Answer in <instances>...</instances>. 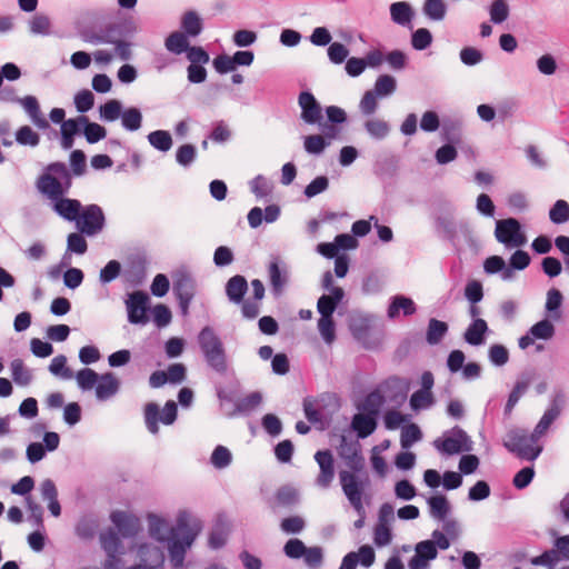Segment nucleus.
<instances>
[{"label":"nucleus","mask_w":569,"mask_h":569,"mask_svg":"<svg viewBox=\"0 0 569 569\" xmlns=\"http://www.w3.org/2000/svg\"><path fill=\"white\" fill-rule=\"evenodd\" d=\"M38 191L51 201L52 210L67 221L78 220L82 204L78 199L67 198L72 187L71 173L64 162L49 163L36 182Z\"/></svg>","instance_id":"f257e3e1"},{"label":"nucleus","mask_w":569,"mask_h":569,"mask_svg":"<svg viewBox=\"0 0 569 569\" xmlns=\"http://www.w3.org/2000/svg\"><path fill=\"white\" fill-rule=\"evenodd\" d=\"M138 31L137 23L132 17L119 18L113 22L97 27L87 24L79 29L80 39L93 46L111 44L121 38H132Z\"/></svg>","instance_id":"f03ea898"},{"label":"nucleus","mask_w":569,"mask_h":569,"mask_svg":"<svg viewBox=\"0 0 569 569\" xmlns=\"http://www.w3.org/2000/svg\"><path fill=\"white\" fill-rule=\"evenodd\" d=\"M197 343L207 367L216 373L223 376L228 371V356L223 341L210 327H203L197 335Z\"/></svg>","instance_id":"7ed1b4c3"},{"label":"nucleus","mask_w":569,"mask_h":569,"mask_svg":"<svg viewBox=\"0 0 569 569\" xmlns=\"http://www.w3.org/2000/svg\"><path fill=\"white\" fill-rule=\"evenodd\" d=\"M189 513L183 510L178 513L177 526L170 528L167 538L171 565L174 569L183 566L187 549L194 540V533L189 528Z\"/></svg>","instance_id":"20e7f679"},{"label":"nucleus","mask_w":569,"mask_h":569,"mask_svg":"<svg viewBox=\"0 0 569 569\" xmlns=\"http://www.w3.org/2000/svg\"><path fill=\"white\" fill-rule=\"evenodd\" d=\"M503 447L520 460L533 462L543 451V446H533L528 438V430L513 427L506 433Z\"/></svg>","instance_id":"39448f33"},{"label":"nucleus","mask_w":569,"mask_h":569,"mask_svg":"<svg viewBox=\"0 0 569 569\" xmlns=\"http://www.w3.org/2000/svg\"><path fill=\"white\" fill-rule=\"evenodd\" d=\"M339 479L345 496L356 512L360 516V518L355 521V527L360 529L365 525L366 511L362 503V495L365 487L368 483V478L362 480L359 476L350 473V471L341 470L339 472Z\"/></svg>","instance_id":"423d86ee"},{"label":"nucleus","mask_w":569,"mask_h":569,"mask_svg":"<svg viewBox=\"0 0 569 569\" xmlns=\"http://www.w3.org/2000/svg\"><path fill=\"white\" fill-rule=\"evenodd\" d=\"M435 449L445 456H453L472 450V440L459 426L446 430L441 437L432 442Z\"/></svg>","instance_id":"0eeeda50"},{"label":"nucleus","mask_w":569,"mask_h":569,"mask_svg":"<svg viewBox=\"0 0 569 569\" xmlns=\"http://www.w3.org/2000/svg\"><path fill=\"white\" fill-rule=\"evenodd\" d=\"M172 292L179 302L180 313L189 315L190 305L197 292V282L187 270H178L172 276Z\"/></svg>","instance_id":"6e6552de"},{"label":"nucleus","mask_w":569,"mask_h":569,"mask_svg":"<svg viewBox=\"0 0 569 569\" xmlns=\"http://www.w3.org/2000/svg\"><path fill=\"white\" fill-rule=\"evenodd\" d=\"M143 417L147 430L151 435H158L159 422L170 426L177 420L178 405L173 400H168L160 412V408L156 402H148L143 409Z\"/></svg>","instance_id":"1a4fd4ad"},{"label":"nucleus","mask_w":569,"mask_h":569,"mask_svg":"<svg viewBox=\"0 0 569 569\" xmlns=\"http://www.w3.org/2000/svg\"><path fill=\"white\" fill-rule=\"evenodd\" d=\"M76 224L78 230L88 237L100 233L106 226L102 208L96 203L82 207Z\"/></svg>","instance_id":"9d476101"},{"label":"nucleus","mask_w":569,"mask_h":569,"mask_svg":"<svg viewBox=\"0 0 569 569\" xmlns=\"http://www.w3.org/2000/svg\"><path fill=\"white\" fill-rule=\"evenodd\" d=\"M495 237L507 248L521 247L527 242L521 224L516 218L501 219L496 222Z\"/></svg>","instance_id":"9b49d317"},{"label":"nucleus","mask_w":569,"mask_h":569,"mask_svg":"<svg viewBox=\"0 0 569 569\" xmlns=\"http://www.w3.org/2000/svg\"><path fill=\"white\" fill-rule=\"evenodd\" d=\"M560 561H569V535L557 536L551 549L530 559L531 565L547 568H552Z\"/></svg>","instance_id":"f8f14e48"},{"label":"nucleus","mask_w":569,"mask_h":569,"mask_svg":"<svg viewBox=\"0 0 569 569\" xmlns=\"http://www.w3.org/2000/svg\"><path fill=\"white\" fill-rule=\"evenodd\" d=\"M268 276L271 293L274 298L281 297L290 280V270L288 263L278 256L271 257V260L268 264Z\"/></svg>","instance_id":"ddd939ff"},{"label":"nucleus","mask_w":569,"mask_h":569,"mask_svg":"<svg viewBox=\"0 0 569 569\" xmlns=\"http://www.w3.org/2000/svg\"><path fill=\"white\" fill-rule=\"evenodd\" d=\"M149 301L148 293L141 290L128 295L126 307L128 321L131 325H146L149 321Z\"/></svg>","instance_id":"4468645a"},{"label":"nucleus","mask_w":569,"mask_h":569,"mask_svg":"<svg viewBox=\"0 0 569 569\" xmlns=\"http://www.w3.org/2000/svg\"><path fill=\"white\" fill-rule=\"evenodd\" d=\"M339 456L351 469L352 475L358 476L357 473L363 471L365 458L362 455L361 445L358 439L349 440L346 436H341Z\"/></svg>","instance_id":"2eb2a0df"},{"label":"nucleus","mask_w":569,"mask_h":569,"mask_svg":"<svg viewBox=\"0 0 569 569\" xmlns=\"http://www.w3.org/2000/svg\"><path fill=\"white\" fill-rule=\"evenodd\" d=\"M433 227L436 233L448 241L457 237V226L453 216V208L450 204L443 206L432 212Z\"/></svg>","instance_id":"dca6fc26"},{"label":"nucleus","mask_w":569,"mask_h":569,"mask_svg":"<svg viewBox=\"0 0 569 569\" xmlns=\"http://www.w3.org/2000/svg\"><path fill=\"white\" fill-rule=\"evenodd\" d=\"M298 104L301 110L300 119L305 123L321 126V121L323 120L322 108L311 91H301L298 97Z\"/></svg>","instance_id":"f3484780"},{"label":"nucleus","mask_w":569,"mask_h":569,"mask_svg":"<svg viewBox=\"0 0 569 569\" xmlns=\"http://www.w3.org/2000/svg\"><path fill=\"white\" fill-rule=\"evenodd\" d=\"M18 103L23 107V109L30 117L32 123L38 129L48 131L49 139L58 137V132L51 128L49 121L46 119V117L41 112L38 99L36 97L26 96L24 98H20Z\"/></svg>","instance_id":"a211bd4d"},{"label":"nucleus","mask_w":569,"mask_h":569,"mask_svg":"<svg viewBox=\"0 0 569 569\" xmlns=\"http://www.w3.org/2000/svg\"><path fill=\"white\" fill-rule=\"evenodd\" d=\"M315 460L320 468L316 482L319 487L328 488L335 476L333 456L330 450H319L315 455Z\"/></svg>","instance_id":"6ab92c4d"},{"label":"nucleus","mask_w":569,"mask_h":569,"mask_svg":"<svg viewBox=\"0 0 569 569\" xmlns=\"http://www.w3.org/2000/svg\"><path fill=\"white\" fill-rule=\"evenodd\" d=\"M262 402V395L259 391H253L243 398H239L229 411H224L227 418L236 416H247L251 413Z\"/></svg>","instance_id":"aec40b11"},{"label":"nucleus","mask_w":569,"mask_h":569,"mask_svg":"<svg viewBox=\"0 0 569 569\" xmlns=\"http://www.w3.org/2000/svg\"><path fill=\"white\" fill-rule=\"evenodd\" d=\"M139 556L142 562L131 566L128 569H159L163 562V553L158 547L141 545Z\"/></svg>","instance_id":"412c9836"},{"label":"nucleus","mask_w":569,"mask_h":569,"mask_svg":"<svg viewBox=\"0 0 569 569\" xmlns=\"http://www.w3.org/2000/svg\"><path fill=\"white\" fill-rule=\"evenodd\" d=\"M112 523L124 538H133L139 530L138 519L124 511H113L110 516Z\"/></svg>","instance_id":"4be33fe9"},{"label":"nucleus","mask_w":569,"mask_h":569,"mask_svg":"<svg viewBox=\"0 0 569 569\" xmlns=\"http://www.w3.org/2000/svg\"><path fill=\"white\" fill-rule=\"evenodd\" d=\"M489 332L488 323L482 318H476L467 327L463 339L465 341L475 347L482 346L486 342V336Z\"/></svg>","instance_id":"5701e85b"},{"label":"nucleus","mask_w":569,"mask_h":569,"mask_svg":"<svg viewBox=\"0 0 569 569\" xmlns=\"http://www.w3.org/2000/svg\"><path fill=\"white\" fill-rule=\"evenodd\" d=\"M120 382L113 372H104L100 375L96 386V397L100 401L108 400L118 393Z\"/></svg>","instance_id":"b1692460"},{"label":"nucleus","mask_w":569,"mask_h":569,"mask_svg":"<svg viewBox=\"0 0 569 569\" xmlns=\"http://www.w3.org/2000/svg\"><path fill=\"white\" fill-rule=\"evenodd\" d=\"M224 290L230 302L240 305L248 291V281L244 276L236 274L227 281Z\"/></svg>","instance_id":"393cba45"},{"label":"nucleus","mask_w":569,"mask_h":569,"mask_svg":"<svg viewBox=\"0 0 569 569\" xmlns=\"http://www.w3.org/2000/svg\"><path fill=\"white\" fill-rule=\"evenodd\" d=\"M345 298V291L340 287L331 288L330 295H322L317 302V310L320 316L332 317L338 305Z\"/></svg>","instance_id":"a878e982"},{"label":"nucleus","mask_w":569,"mask_h":569,"mask_svg":"<svg viewBox=\"0 0 569 569\" xmlns=\"http://www.w3.org/2000/svg\"><path fill=\"white\" fill-rule=\"evenodd\" d=\"M378 426V419L362 413L353 415L350 428L356 432L358 439H366L371 436Z\"/></svg>","instance_id":"bb28decb"},{"label":"nucleus","mask_w":569,"mask_h":569,"mask_svg":"<svg viewBox=\"0 0 569 569\" xmlns=\"http://www.w3.org/2000/svg\"><path fill=\"white\" fill-rule=\"evenodd\" d=\"M400 310H402L403 316L408 317L417 311V306L411 298L403 295H396L390 299L387 316L390 319H395L399 316Z\"/></svg>","instance_id":"cd10ccee"},{"label":"nucleus","mask_w":569,"mask_h":569,"mask_svg":"<svg viewBox=\"0 0 569 569\" xmlns=\"http://www.w3.org/2000/svg\"><path fill=\"white\" fill-rule=\"evenodd\" d=\"M389 10L392 22L401 27H412L411 22L415 18V11L409 2H393L390 4Z\"/></svg>","instance_id":"c85d7f7f"},{"label":"nucleus","mask_w":569,"mask_h":569,"mask_svg":"<svg viewBox=\"0 0 569 569\" xmlns=\"http://www.w3.org/2000/svg\"><path fill=\"white\" fill-rule=\"evenodd\" d=\"M217 398L220 401L222 412L229 411L231 407L228 403H233L240 396V382L237 379L231 380L226 387L216 386Z\"/></svg>","instance_id":"c756f323"},{"label":"nucleus","mask_w":569,"mask_h":569,"mask_svg":"<svg viewBox=\"0 0 569 569\" xmlns=\"http://www.w3.org/2000/svg\"><path fill=\"white\" fill-rule=\"evenodd\" d=\"M180 29L189 38H197L203 30V20L194 10L186 11L181 17Z\"/></svg>","instance_id":"7c9ffc66"},{"label":"nucleus","mask_w":569,"mask_h":569,"mask_svg":"<svg viewBox=\"0 0 569 569\" xmlns=\"http://www.w3.org/2000/svg\"><path fill=\"white\" fill-rule=\"evenodd\" d=\"M385 401V397L378 390H373L365 397L362 403H360L357 408L359 413L378 419L380 408L383 406Z\"/></svg>","instance_id":"2f4dec72"},{"label":"nucleus","mask_w":569,"mask_h":569,"mask_svg":"<svg viewBox=\"0 0 569 569\" xmlns=\"http://www.w3.org/2000/svg\"><path fill=\"white\" fill-rule=\"evenodd\" d=\"M562 303L563 296L559 289L551 288L547 291L545 310L549 319L553 321H559L562 318Z\"/></svg>","instance_id":"473e14b6"},{"label":"nucleus","mask_w":569,"mask_h":569,"mask_svg":"<svg viewBox=\"0 0 569 569\" xmlns=\"http://www.w3.org/2000/svg\"><path fill=\"white\" fill-rule=\"evenodd\" d=\"M563 402V397L561 393H558L555 396L547 410L543 412L542 417L538 421L536 426L538 428L542 429L545 432L548 431L550 426L553 423V421L560 416L561 413V405Z\"/></svg>","instance_id":"72a5a7b5"},{"label":"nucleus","mask_w":569,"mask_h":569,"mask_svg":"<svg viewBox=\"0 0 569 569\" xmlns=\"http://www.w3.org/2000/svg\"><path fill=\"white\" fill-rule=\"evenodd\" d=\"M363 129L371 139L381 141L389 136L391 127L386 120L369 118L363 122Z\"/></svg>","instance_id":"f704fd0d"},{"label":"nucleus","mask_w":569,"mask_h":569,"mask_svg":"<svg viewBox=\"0 0 569 569\" xmlns=\"http://www.w3.org/2000/svg\"><path fill=\"white\" fill-rule=\"evenodd\" d=\"M299 502V493L297 489L290 486L279 488L274 495V503L272 505L273 511L277 508H291Z\"/></svg>","instance_id":"c9c22d12"},{"label":"nucleus","mask_w":569,"mask_h":569,"mask_svg":"<svg viewBox=\"0 0 569 569\" xmlns=\"http://www.w3.org/2000/svg\"><path fill=\"white\" fill-rule=\"evenodd\" d=\"M189 37L180 31L171 32L164 40L166 49L176 56L186 53L190 47Z\"/></svg>","instance_id":"e433bc0d"},{"label":"nucleus","mask_w":569,"mask_h":569,"mask_svg":"<svg viewBox=\"0 0 569 569\" xmlns=\"http://www.w3.org/2000/svg\"><path fill=\"white\" fill-rule=\"evenodd\" d=\"M533 376H535L533 371H522L518 376V378L515 382V386H513L512 390L510 391L507 400L517 405L519 402V400L521 399V397L528 391V389L532 382Z\"/></svg>","instance_id":"4c0bfd02"},{"label":"nucleus","mask_w":569,"mask_h":569,"mask_svg":"<svg viewBox=\"0 0 569 569\" xmlns=\"http://www.w3.org/2000/svg\"><path fill=\"white\" fill-rule=\"evenodd\" d=\"M448 330L449 326L447 322L438 320L436 318H431L429 319L427 327L426 341L430 346H436L442 341Z\"/></svg>","instance_id":"58836bf2"},{"label":"nucleus","mask_w":569,"mask_h":569,"mask_svg":"<svg viewBox=\"0 0 569 569\" xmlns=\"http://www.w3.org/2000/svg\"><path fill=\"white\" fill-rule=\"evenodd\" d=\"M462 122L457 119L446 120L441 127V138L446 143L458 144L461 141Z\"/></svg>","instance_id":"ea45409f"},{"label":"nucleus","mask_w":569,"mask_h":569,"mask_svg":"<svg viewBox=\"0 0 569 569\" xmlns=\"http://www.w3.org/2000/svg\"><path fill=\"white\" fill-rule=\"evenodd\" d=\"M427 503L430 509V516L438 520H445L447 515L451 511V506L443 495L429 497Z\"/></svg>","instance_id":"a19ab883"},{"label":"nucleus","mask_w":569,"mask_h":569,"mask_svg":"<svg viewBox=\"0 0 569 569\" xmlns=\"http://www.w3.org/2000/svg\"><path fill=\"white\" fill-rule=\"evenodd\" d=\"M151 147L160 152H167L171 149L173 141L169 131L154 130L147 136Z\"/></svg>","instance_id":"79ce46f5"},{"label":"nucleus","mask_w":569,"mask_h":569,"mask_svg":"<svg viewBox=\"0 0 569 569\" xmlns=\"http://www.w3.org/2000/svg\"><path fill=\"white\" fill-rule=\"evenodd\" d=\"M121 124L127 131H137L142 126V113L140 109L130 107L121 112Z\"/></svg>","instance_id":"37998d69"},{"label":"nucleus","mask_w":569,"mask_h":569,"mask_svg":"<svg viewBox=\"0 0 569 569\" xmlns=\"http://www.w3.org/2000/svg\"><path fill=\"white\" fill-rule=\"evenodd\" d=\"M422 439V431L416 423H408L402 426L400 435V446L402 449L408 450L413 443Z\"/></svg>","instance_id":"c03bdc74"},{"label":"nucleus","mask_w":569,"mask_h":569,"mask_svg":"<svg viewBox=\"0 0 569 569\" xmlns=\"http://www.w3.org/2000/svg\"><path fill=\"white\" fill-rule=\"evenodd\" d=\"M11 377L19 386H28L32 381L31 371L24 367L21 359H13L10 363Z\"/></svg>","instance_id":"a18cd8bd"},{"label":"nucleus","mask_w":569,"mask_h":569,"mask_svg":"<svg viewBox=\"0 0 569 569\" xmlns=\"http://www.w3.org/2000/svg\"><path fill=\"white\" fill-rule=\"evenodd\" d=\"M397 89V81L390 74H381L377 78L373 86V93L379 98L391 96Z\"/></svg>","instance_id":"49530a36"},{"label":"nucleus","mask_w":569,"mask_h":569,"mask_svg":"<svg viewBox=\"0 0 569 569\" xmlns=\"http://www.w3.org/2000/svg\"><path fill=\"white\" fill-rule=\"evenodd\" d=\"M122 103L117 99H111L99 107L100 119L104 122H113L120 118Z\"/></svg>","instance_id":"de8ad7c7"},{"label":"nucleus","mask_w":569,"mask_h":569,"mask_svg":"<svg viewBox=\"0 0 569 569\" xmlns=\"http://www.w3.org/2000/svg\"><path fill=\"white\" fill-rule=\"evenodd\" d=\"M423 14L432 21H441L446 17L447 6L443 0H426Z\"/></svg>","instance_id":"09e8293b"},{"label":"nucleus","mask_w":569,"mask_h":569,"mask_svg":"<svg viewBox=\"0 0 569 569\" xmlns=\"http://www.w3.org/2000/svg\"><path fill=\"white\" fill-rule=\"evenodd\" d=\"M82 133L87 142L93 144L107 137V129L97 122L90 121L87 117V123L82 127Z\"/></svg>","instance_id":"8fccbe9b"},{"label":"nucleus","mask_w":569,"mask_h":569,"mask_svg":"<svg viewBox=\"0 0 569 569\" xmlns=\"http://www.w3.org/2000/svg\"><path fill=\"white\" fill-rule=\"evenodd\" d=\"M197 159V148L192 143L181 144L176 151V162L182 168H190Z\"/></svg>","instance_id":"3c124183"},{"label":"nucleus","mask_w":569,"mask_h":569,"mask_svg":"<svg viewBox=\"0 0 569 569\" xmlns=\"http://www.w3.org/2000/svg\"><path fill=\"white\" fill-rule=\"evenodd\" d=\"M329 146V141L320 134H310L303 139V148L306 152L312 156H320Z\"/></svg>","instance_id":"603ef678"},{"label":"nucleus","mask_w":569,"mask_h":569,"mask_svg":"<svg viewBox=\"0 0 569 569\" xmlns=\"http://www.w3.org/2000/svg\"><path fill=\"white\" fill-rule=\"evenodd\" d=\"M323 548L320 546L307 547L302 558L308 569H320L323 563Z\"/></svg>","instance_id":"864d4df0"},{"label":"nucleus","mask_w":569,"mask_h":569,"mask_svg":"<svg viewBox=\"0 0 569 569\" xmlns=\"http://www.w3.org/2000/svg\"><path fill=\"white\" fill-rule=\"evenodd\" d=\"M529 330L530 335H532L536 340L545 341L550 340L556 332V328L549 319H542L536 322Z\"/></svg>","instance_id":"5fc2aeb1"},{"label":"nucleus","mask_w":569,"mask_h":569,"mask_svg":"<svg viewBox=\"0 0 569 569\" xmlns=\"http://www.w3.org/2000/svg\"><path fill=\"white\" fill-rule=\"evenodd\" d=\"M549 219L555 224H563L569 221V203L566 200H557L549 210Z\"/></svg>","instance_id":"6e6d98bb"},{"label":"nucleus","mask_w":569,"mask_h":569,"mask_svg":"<svg viewBox=\"0 0 569 569\" xmlns=\"http://www.w3.org/2000/svg\"><path fill=\"white\" fill-rule=\"evenodd\" d=\"M99 377L100 375L90 368H83L79 370L74 376L78 387L83 391L91 390L93 387H96Z\"/></svg>","instance_id":"4d7b16f0"},{"label":"nucleus","mask_w":569,"mask_h":569,"mask_svg":"<svg viewBox=\"0 0 569 569\" xmlns=\"http://www.w3.org/2000/svg\"><path fill=\"white\" fill-rule=\"evenodd\" d=\"M69 163L71 170L69 172L72 176L81 177L87 171V157L82 150L76 149L70 152Z\"/></svg>","instance_id":"13d9d810"},{"label":"nucleus","mask_w":569,"mask_h":569,"mask_svg":"<svg viewBox=\"0 0 569 569\" xmlns=\"http://www.w3.org/2000/svg\"><path fill=\"white\" fill-rule=\"evenodd\" d=\"M87 123V116L80 114L76 118L67 119L60 128V136L76 137L82 133V127Z\"/></svg>","instance_id":"bf43d9fd"},{"label":"nucleus","mask_w":569,"mask_h":569,"mask_svg":"<svg viewBox=\"0 0 569 569\" xmlns=\"http://www.w3.org/2000/svg\"><path fill=\"white\" fill-rule=\"evenodd\" d=\"M51 21L46 14H34L29 20V30L34 36H49L51 33Z\"/></svg>","instance_id":"052dcab7"},{"label":"nucleus","mask_w":569,"mask_h":569,"mask_svg":"<svg viewBox=\"0 0 569 569\" xmlns=\"http://www.w3.org/2000/svg\"><path fill=\"white\" fill-rule=\"evenodd\" d=\"M97 529L98 522L93 518L83 517L76 526V535L83 540H90L94 537Z\"/></svg>","instance_id":"680f3d73"},{"label":"nucleus","mask_w":569,"mask_h":569,"mask_svg":"<svg viewBox=\"0 0 569 569\" xmlns=\"http://www.w3.org/2000/svg\"><path fill=\"white\" fill-rule=\"evenodd\" d=\"M432 40V33L427 28H419L411 33V46L417 51L426 50Z\"/></svg>","instance_id":"e2e57ef3"},{"label":"nucleus","mask_w":569,"mask_h":569,"mask_svg":"<svg viewBox=\"0 0 569 569\" xmlns=\"http://www.w3.org/2000/svg\"><path fill=\"white\" fill-rule=\"evenodd\" d=\"M16 141L20 146L37 147L40 136L29 126H22L16 131Z\"/></svg>","instance_id":"0e129e2a"},{"label":"nucleus","mask_w":569,"mask_h":569,"mask_svg":"<svg viewBox=\"0 0 569 569\" xmlns=\"http://www.w3.org/2000/svg\"><path fill=\"white\" fill-rule=\"evenodd\" d=\"M86 234L79 232H71L67 237V250L71 253L82 256L88 250V243L84 238Z\"/></svg>","instance_id":"69168bd1"},{"label":"nucleus","mask_w":569,"mask_h":569,"mask_svg":"<svg viewBox=\"0 0 569 569\" xmlns=\"http://www.w3.org/2000/svg\"><path fill=\"white\" fill-rule=\"evenodd\" d=\"M490 21L495 24H501L509 17V7L505 0H493L490 9Z\"/></svg>","instance_id":"338daca9"},{"label":"nucleus","mask_w":569,"mask_h":569,"mask_svg":"<svg viewBox=\"0 0 569 569\" xmlns=\"http://www.w3.org/2000/svg\"><path fill=\"white\" fill-rule=\"evenodd\" d=\"M307 546L298 538H290L282 548L284 556L289 559L299 560L306 552Z\"/></svg>","instance_id":"774afa93"}]
</instances>
